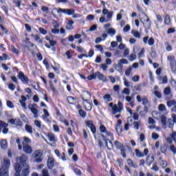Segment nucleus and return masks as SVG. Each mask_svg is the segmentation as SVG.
I'll list each match as a JSON object with an SVG mask.
<instances>
[{
	"instance_id": "nucleus-16",
	"label": "nucleus",
	"mask_w": 176,
	"mask_h": 176,
	"mask_svg": "<svg viewBox=\"0 0 176 176\" xmlns=\"http://www.w3.org/2000/svg\"><path fill=\"white\" fill-rule=\"evenodd\" d=\"M102 13L104 15H107V18L109 21H110L113 16V12H109L107 8L103 9Z\"/></svg>"
},
{
	"instance_id": "nucleus-29",
	"label": "nucleus",
	"mask_w": 176,
	"mask_h": 176,
	"mask_svg": "<svg viewBox=\"0 0 176 176\" xmlns=\"http://www.w3.org/2000/svg\"><path fill=\"white\" fill-rule=\"evenodd\" d=\"M107 33L109 34L110 36H113L116 34V30L115 29L111 28L109 29H107Z\"/></svg>"
},
{
	"instance_id": "nucleus-12",
	"label": "nucleus",
	"mask_w": 176,
	"mask_h": 176,
	"mask_svg": "<svg viewBox=\"0 0 176 176\" xmlns=\"http://www.w3.org/2000/svg\"><path fill=\"white\" fill-rule=\"evenodd\" d=\"M101 137H102V140H104V142L107 146V148L109 150H111L113 148V144L109 140H107V138H104V135H101Z\"/></svg>"
},
{
	"instance_id": "nucleus-55",
	"label": "nucleus",
	"mask_w": 176,
	"mask_h": 176,
	"mask_svg": "<svg viewBox=\"0 0 176 176\" xmlns=\"http://www.w3.org/2000/svg\"><path fill=\"white\" fill-rule=\"evenodd\" d=\"M23 140H24L23 143H25L26 144L31 143V140L27 137L23 138Z\"/></svg>"
},
{
	"instance_id": "nucleus-39",
	"label": "nucleus",
	"mask_w": 176,
	"mask_h": 176,
	"mask_svg": "<svg viewBox=\"0 0 176 176\" xmlns=\"http://www.w3.org/2000/svg\"><path fill=\"white\" fill-rule=\"evenodd\" d=\"M122 68H123V65H121L120 63H118L117 66L116 67V69L119 73H122Z\"/></svg>"
},
{
	"instance_id": "nucleus-23",
	"label": "nucleus",
	"mask_w": 176,
	"mask_h": 176,
	"mask_svg": "<svg viewBox=\"0 0 176 176\" xmlns=\"http://www.w3.org/2000/svg\"><path fill=\"white\" fill-rule=\"evenodd\" d=\"M21 100H19V102L22 108L26 110L27 107L25 102L26 101L27 98L24 96H21Z\"/></svg>"
},
{
	"instance_id": "nucleus-13",
	"label": "nucleus",
	"mask_w": 176,
	"mask_h": 176,
	"mask_svg": "<svg viewBox=\"0 0 176 176\" xmlns=\"http://www.w3.org/2000/svg\"><path fill=\"white\" fill-rule=\"evenodd\" d=\"M95 76H96V78L99 80L103 81L104 82H107L108 79L107 77H105L102 74H101L100 72H95Z\"/></svg>"
},
{
	"instance_id": "nucleus-32",
	"label": "nucleus",
	"mask_w": 176,
	"mask_h": 176,
	"mask_svg": "<svg viewBox=\"0 0 176 176\" xmlns=\"http://www.w3.org/2000/svg\"><path fill=\"white\" fill-rule=\"evenodd\" d=\"M131 34L137 38L140 39L141 38V34L138 31L136 30H132Z\"/></svg>"
},
{
	"instance_id": "nucleus-56",
	"label": "nucleus",
	"mask_w": 176,
	"mask_h": 176,
	"mask_svg": "<svg viewBox=\"0 0 176 176\" xmlns=\"http://www.w3.org/2000/svg\"><path fill=\"white\" fill-rule=\"evenodd\" d=\"M8 88L11 91H14L16 89V86L13 83H9Z\"/></svg>"
},
{
	"instance_id": "nucleus-61",
	"label": "nucleus",
	"mask_w": 176,
	"mask_h": 176,
	"mask_svg": "<svg viewBox=\"0 0 176 176\" xmlns=\"http://www.w3.org/2000/svg\"><path fill=\"white\" fill-rule=\"evenodd\" d=\"M118 64H125L127 65L128 64V60L126 59H120L118 62Z\"/></svg>"
},
{
	"instance_id": "nucleus-51",
	"label": "nucleus",
	"mask_w": 176,
	"mask_h": 176,
	"mask_svg": "<svg viewBox=\"0 0 176 176\" xmlns=\"http://www.w3.org/2000/svg\"><path fill=\"white\" fill-rule=\"evenodd\" d=\"M123 94H125L126 96L130 95V90L129 88H124L122 91Z\"/></svg>"
},
{
	"instance_id": "nucleus-64",
	"label": "nucleus",
	"mask_w": 176,
	"mask_h": 176,
	"mask_svg": "<svg viewBox=\"0 0 176 176\" xmlns=\"http://www.w3.org/2000/svg\"><path fill=\"white\" fill-rule=\"evenodd\" d=\"M171 138L173 139V141L175 142V144H176V132L175 131H173L172 133Z\"/></svg>"
},
{
	"instance_id": "nucleus-52",
	"label": "nucleus",
	"mask_w": 176,
	"mask_h": 176,
	"mask_svg": "<svg viewBox=\"0 0 176 176\" xmlns=\"http://www.w3.org/2000/svg\"><path fill=\"white\" fill-rule=\"evenodd\" d=\"M34 39L35 41L38 42V44L43 43V40L39 36H36Z\"/></svg>"
},
{
	"instance_id": "nucleus-3",
	"label": "nucleus",
	"mask_w": 176,
	"mask_h": 176,
	"mask_svg": "<svg viewBox=\"0 0 176 176\" xmlns=\"http://www.w3.org/2000/svg\"><path fill=\"white\" fill-rule=\"evenodd\" d=\"M136 99L138 103L142 102L144 105V111L145 113L148 112V108L151 107V102L148 100V97L146 96H140L138 95L136 96Z\"/></svg>"
},
{
	"instance_id": "nucleus-4",
	"label": "nucleus",
	"mask_w": 176,
	"mask_h": 176,
	"mask_svg": "<svg viewBox=\"0 0 176 176\" xmlns=\"http://www.w3.org/2000/svg\"><path fill=\"white\" fill-rule=\"evenodd\" d=\"M55 12H57L58 14H67L68 16H74V14H75V10L74 9H63L61 8H54L52 11V14L53 16H56L55 15Z\"/></svg>"
},
{
	"instance_id": "nucleus-17",
	"label": "nucleus",
	"mask_w": 176,
	"mask_h": 176,
	"mask_svg": "<svg viewBox=\"0 0 176 176\" xmlns=\"http://www.w3.org/2000/svg\"><path fill=\"white\" fill-rule=\"evenodd\" d=\"M19 78L21 79L23 83H28V78H27L22 72L19 73Z\"/></svg>"
},
{
	"instance_id": "nucleus-25",
	"label": "nucleus",
	"mask_w": 176,
	"mask_h": 176,
	"mask_svg": "<svg viewBox=\"0 0 176 176\" xmlns=\"http://www.w3.org/2000/svg\"><path fill=\"white\" fill-rule=\"evenodd\" d=\"M0 145L2 150H6L8 148V143L6 140H1Z\"/></svg>"
},
{
	"instance_id": "nucleus-19",
	"label": "nucleus",
	"mask_w": 176,
	"mask_h": 176,
	"mask_svg": "<svg viewBox=\"0 0 176 176\" xmlns=\"http://www.w3.org/2000/svg\"><path fill=\"white\" fill-rule=\"evenodd\" d=\"M91 94L89 91H85L83 92V95H82L83 102L89 101L91 99Z\"/></svg>"
},
{
	"instance_id": "nucleus-26",
	"label": "nucleus",
	"mask_w": 176,
	"mask_h": 176,
	"mask_svg": "<svg viewBox=\"0 0 176 176\" xmlns=\"http://www.w3.org/2000/svg\"><path fill=\"white\" fill-rule=\"evenodd\" d=\"M47 139L50 142L54 143L56 142L55 135L52 133L47 134Z\"/></svg>"
},
{
	"instance_id": "nucleus-47",
	"label": "nucleus",
	"mask_w": 176,
	"mask_h": 176,
	"mask_svg": "<svg viewBox=\"0 0 176 176\" xmlns=\"http://www.w3.org/2000/svg\"><path fill=\"white\" fill-rule=\"evenodd\" d=\"M153 94H155V96L157 98H162V94L160 91L155 90V91L153 93Z\"/></svg>"
},
{
	"instance_id": "nucleus-53",
	"label": "nucleus",
	"mask_w": 176,
	"mask_h": 176,
	"mask_svg": "<svg viewBox=\"0 0 176 176\" xmlns=\"http://www.w3.org/2000/svg\"><path fill=\"white\" fill-rule=\"evenodd\" d=\"M170 150L172 151L173 155H176V147L174 145L171 144L170 146Z\"/></svg>"
},
{
	"instance_id": "nucleus-28",
	"label": "nucleus",
	"mask_w": 176,
	"mask_h": 176,
	"mask_svg": "<svg viewBox=\"0 0 176 176\" xmlns=\"http://www.w3.org/2000/svg\"><path fill=\"white\" fill-rule=\"evenodd\" d=\"M68 104H74L76 102V99L74 97L69 96L67 98Z\"/></svg>"
},
{
	"instance_id": "nucleus-60",
	"label": "nucleus",
	"mask_w": 176,
	"mask_h": 176,
	"mask_svg": "<svg viewBox=\"0 0 176 176\" xmlns=\"http://www.w3.org/2000/svg\"><path fill=\"white\" fill-rule=\"evenodd\" d=\"M113 89L114 91L119 93L120 90V85H114Z\"/></svg>"
},
{
	"instance_id": "nucleus-42",
	"label": "nucleus",
	"mask_w": 176,
	"mask_h": 176,
	"mask_svg": "<svg viewBox=\"0 0 176 176\" xmlns=\"http://www.w3.org/2000/svg\"><path fill=\"white\" fill-rule=\"evenodd\" d=\"M6 104L9 109H14V104H13L12 102L10 100H7Z\"/></svg>"
},
{
	"instance_id": "nucleus-59",
	"label": "nucleus",
	"mask_w": 176,
	"mask_h": 176,
	"mask_svg": "<svg viewBox=\"0 0 176 176\" xmlns=\"http://www.w3.org/2000/svg\"><path fill=\"white\" fill-rule=\"evenodd\" d=\"M41 10L44 12H46V13H49V8L48 7H46L45 6H41Z\"/></svg>"
},
{
	"instance_id": "nucleus-49",
	"label": "nucleus",
	"mask_w": 176,
	"mask_h": 176,
	"mask_svg": "<svg viewBox=\"0 0 176 176\" xmlns=\"http://www.w3.org/2000/svg\"><path fill=\"white\" fill-rule=\"evenodd\" d=\"M116 129L117 131V133L118 134H120L122 133V125H116Z\"/></svg>"
},
{
	"instance_id": "nucleus-8",
	"label": "nucleus",
	"mask_w": 176,
	"mask_h": 176,
	"mask_svg": "<svg viewBox=\"0 0 176 176\" xmlns=\"http://www.w3.org/2000/svg\"><path fill=\"white\" fill-rule=\"evenodd\" d=\"M28 109H30L34 118H38V106L36 104H30L28 106Z\"/></svg>"
},
{
	"instance_id": "nucleus-58",
	"label": "nucleus",
	"mask_w": 176,
	"mask_h": 176,
	"mask_svg": "<svg viewBox=\"0 0 176 176\" xmlns=\"http://www.w3.org/2000/svg\"><path fill=\"white\" fill-rule=\"evenodd\" d=\"M78 113L81 118H85L86 116V112L81 109L78 111Z\"/></svg>"
},
{
	"instance_id": "nucleus-14",
	"label": "nucleus",
	"mask_w": 176,
	"mask_h": 176,
	"mask_svg": "<svg viewBox=\"0 0 176 176\" xmlns=\"http://www.w3.org/2000/svg\"><path fill=\"white\" fill-rule=\"evenodd\" d=\"M86 125L88 128H89L93 133V134H95L96 133V126L94 124L93 121H88L86 122Z\"/></svg>"
},
{
	"instance_id": "nucleus-31",
	"label": "nucleus",
	"mask_w": 176,
	"mask_h": 176,
	"mask_svg": "<svg viewBox=\"0 0 176 176\" xmlns=\"http://www.w3.org/2000/svg\"><path fill=\"white\" fill-rule=\"evenodd\" d=\"M34 125L37 126L40 130H43V125L41 124V122L36 120H34Z\"/></svg>"
},
{
	"instance_id": "nucleus-10",
	"label": "nucleus",
	"mask_w": 176,
	"mask_h": 176,
	"mask_svg": "<svg viewBox=\"0 0 176 176\" xmlns=\"http://www.w3.org/2000/svg\"><path fill=\"white\" fill-rule=\"evenodd\" d=\"M143 42L145 45H148L149 46H153L155 45V39L153 37H148V36H144L143 38Z\"/></svg>"
},
{
	"instance_id": "nucleus-30",
	"label": "nucleus",
	"mask_w": 176,
	"mask_h": 176,
	"mask_svg": "<svg viewBox=\"0 0 176 176\" xmlns=\"http://www.w3.org/2000/svg\"><path fill=\"white\" fill-rule=\"evenodd\" d=\"M166 105L169 108H171L176 105V101L175 100H168V101H166Z\"/></svg>"
},
{
	"instance_id": "nucleus-34",
	"label": "nucleus",
	"mask_w": 176,
	"mask_h": 176,
	"mask_svg": "<svg viewBox=\"0 0 176 176\" xmlns=\"http://www.w3.org/2000/svg\"><path fill=\"white\" fill-rule=\"evenodd\" d=\"M43 111H44V115L42 116V118L43 120H46V119H47V118L50 116L49 111L45 109H44Z\"/></svg>"
},
{
	"instance_id": "nucleus-2",
	"label": "nucleus",
	"mask_w": 176,
	"mask_h": 176,
	"mask_svg": "<svg viewBox=\"0 0 176 176\" xmlns=\"http://www.w3.org/2000/svg\"><path fill=\"white\" fill-rule=\"evenodd\" d=\"M10 161L9 159L4 158L2 161V166L0 169V176H9V168Z\"/></svg>"
},
{
	"instance_id": "nucleus-37",
	"label": "nucleus",
	"mask_w": 176,
	"mask_h": 176,
	"mask_svg": "<svg viewBox=\"0 0 176 176\" xmlns=\"http://www.w3.org/2000/svg\"><path fill=\"white\" fill-rule=\"evenodd\" d=\"M171 23V18H170L168 14H166L164 19V23L168 25Z\"/></svg>"
},
{
	"instance_id": "nucleus-63",
	"label": "nucleus",
	"mask_w": 176,
	"mask_h": 176,
	"mask_svg": "<svg viewBox=\"0 0 176 176\" xmlns=\"http://www.w3.org/2000/svg\"><path fill=\"white\" fill-rule=\"evenodd\" d=\"M161 151L162 153H166L167 151V146L166 145H163L161 147Z\"/></svg>"
},
{
	"instance_id": "nucleus-6",
	"label": "nucleus",
	"mask_w": 176,
	"mask_h": 176,
	"mask_svg": "<svg viewBox=\"0 0 176 176\" xmlns=\"http://www.w3.org/2000/svg\"><path fill=\"white\" fill-rule=\"evenodd\" d=\"M43 151L41 150H37L33 153L32 157L34 162L41 163L43 162L41 157L43 156Z\"/></svg>"
},
{
	"instance_id": "nucleus-38",
	"label": "nucleus",
	"mask_w": 176,
	"mask_h": 176,
	"mask_svg": "<svg viewBox=\"0 0 176 176\" xmlns=\"http://www.w3.org/2000/svg\"><path fill=\"white\" fill-rule=\"evenodd\" d=\"M135 154L138 157H144V154L142 153L139 149H135Z\"/></svg>"
},
{
	"instance_id": "nucleus-20",
	"label": "nucleus",
	"mask_w": 176,
	"mask_h": 176,
	"mask_svg": "<svg viewBox=\"0 0 176 176\" xmlns=\"http://www.w3.org/2000/svg\"><path fill=\"white\" fill-rule=\"evenodd\" d=\"M9 122L11 124H14L16 126H22V122L19 120H14V119H10Z\"/></svg>"
},
{
	"instance_id": "nucleus-48",
	"label": "nucleus",
	"mask_w": 176,
	"mask_h": 176,
	"mask_svg": "<svg viewBox=\"0 0 176 176\" xmlns=\"http://www.w3.org/2000/svg\"><path fill=\"white\" fill-rule=\"evenodd\" d=\"M124 85L126 87L129 88L130 87L131 85L130 82L128 81V80L126 79V78H124Z\"/></svg>"
},
{
	"instance_id": "nucleus-36",
	"label": "nucleus",
	"mask_w": 176,
	"mask_h": 176,
	"mask_svg": "<svg viewBox=\"0 0 176 176\" xmlns=\"http://www.w3.org/2000/svg\"><path fill=\"white\" fill-rule=\"evenodd\" d=\"M9 50L10 51L14 52L16 55L19 54V50L14 45L10 46Z\"/></svg>"
},
{
	"instance_id": "nucleus-1",
	"label": "nucleus",
	"mask_w": 176,
	"mask_h": 176,
	"mask_svg": "<svg viewBox=\"0 0 176 176\" xmlns=\"http://www.w3.org/2000/svg\"><path fill=\"white\" fill-rule=\"evenodd\" d=\"M16 162L20 164H15V176H29L30 166L27 164L28 157L22 154L21 157H16Z\"/></svg>"
},
{
	"instance_id": "nucleus-54",
	"label": "nucleus",
	"mask_w": 176,
	"mask_h": 176,
	"mask_svg": "<svg viewBox=\"0 0 176 176\" xmlns=\"http://www.w3.org/2000/svg\"><path fill=\"white\" fill-rule=\"evenodd\" d=\"M168 125L169 128L172 129L174 126V121L172 119H170L168 121Z\"/></svg>"
},
{
	"instance_id": "nucleus-62",
	"label": "nucleus",
	"mask_w": 176,
	"mask_h": 176,
	"mask_svg": "<svg viewBox=\"0 0 176 176\" xmlns=\"http://www.w3.org/2000/svg\"><path fill=\"white\" fill-rule=\"evenodd\" d=\"M34 46V45L31 43L30 41H28V43H26V47L28 48V49H31Z\"/></svg>"
},
{
	"instance_id": "nucleus-15",
	"label": "nucleus",
	"mask_w": 176,
	"mask_h": 176,
	"mask_svg": "<svg viewBox=\"0 0 176 176\" xmlns=\"http://www.w3.org/2000/svg\"><path fill=\"white\" fill-rule=\"evenodd\" d=\"M55 160L52 157H49L47 160V166L49 169H52L54 167Z\"/></svg>"
},
{
	"instance_id": "nucleus-24",
	"label": "nucleus",
	"mask_w": 176,
	"mask_h": 176,
	"mask_svg": "<svg viewBox=\"0 0 176 176\" xmlns=\"http://www.w3.org/2000/svg\"><path fill=\"white\" fill-rule=\"evenodd\" d=\"M160 165L162 167V168H166L168 166V163L166 160H164L162 157L159 158Z\"/></svg>"
},
{
	"instance_id": "nucleus-21",
	"label": "nucleus",
	"mask_w": 176,
	"mask_h": 176,
	"mask_svg": "<svg viewBox=\"0 0 176 176\" xmlns=\"http://www.w3.org/2000/svg\"><path fill=\"white\" fill-rule=\"evenodd\" d=\"M134 100V95L132 94L131 96H126L125 98L126 102H129L131 105H133L134 102L133 101Z\"/></svg>"
},
{
	"instance_id": "nucleus-27",
	"label": "nucleus",
	"mask_w": 176,
	"mask_h": 176,
	"mask_svg": "<svg viewBox=\"0 0 176 176\" xmlns=\"http://www.w3.org/2000/svg\"><path fill=\"white\" fill-rule=\"evenodd\" d=\"M83 105L85 107V109L87 111H91V105L89 102V101H83Z\"/></svg>"
},
{
	"instance_id": "nucleus-44",
	"label": "nucleus",
	"mask_w": 176,
	"mask_h": 176,
	"mask_svg": "<svg viewBox=\"0 0 176 176\" xmlns=\"http://www.w3.org/2000/svg\"><path fill=\"white\" fill-rule=\"evenodd\" d=\"M161 122L163 126H165L166 124L167 118L164 116H162L161 117Z\"/></svg>"
},
{
	"instance_id": "nucleus-41",
	"label": "nucleus",
	"mask_w": 176,
	"mask_h": 176,
	"mask_svg": "<svg viewBox=\"0 0 176 176\" xmlns=\"http://www.w3.org/2000/svg\"><path fill=\"white\" fill-rule=\"evenodd\" d=\"M25 131H26L28 133H33V131H32V127L30 125L26 124L25 126Z\"/></svg>"
},
{
	"instance_id": "nucleus-11",
	"label": "nucleus",
	"mask_w": 176,
	"mask_h": 176,
	"mask_svg": "<svg viewBox=\"0 0 176 176\" xmlns=\"http://www.w3.org/2000/svg\"><path fill=\"white\" fill-rule=\"evenodd\" d=\"M22 145H23V151H24L26 154L30 155L33 152L32 148L28 144L22 142Z\"/></svg>"
},
{
	"instance_id": "nucleus-35",
	"label": "nucleus",
	"mask_w": 176,
	"mask_h": 176,
	"mask_svg": "<svg viewBox=\"0 0 176 176\" xmlns=\"http://www.w3.org/2000/svg\"><path fill=\"white\" fill-rule=\"evenodd\" d=\"M158 110L159 111L163 112L166 111V105L161 104L158 106Z\"/></svg>"
},
{
	"instance_id": "nucleus-22",
	"label": "nucleus",
	"mask_w": 176,
	"mask_h": 176,
	"mask_svg": "<svg viewBox=\"0 0 176 176\" xmlns=\"http://www.w3.org/2000/svg\"><path fill=\"white\" fill-rule=\"evenodd\" d=\"M74 21L72 20H69L67 25H66V29L67 30H74Z\"/></svg>"
},
{
	"instance_id": "nucleus-46",
	"label": "nucleus",
	"mask_w": 176,
	"mask_h": 176,
	"mask_svg": "<svg viewBox=\"0 0 176 176\" xmlns=\"http://www.w3.org/2000/svg\"><path fill=\"white\" fill-rule=\"evenodd\" d=\"M87 80H96V74H92L90 76H87Z\"/></svg>"
},
{
	"instance_id": "nucleus-50",
	"label": "nucleus",
	"mask_w": 176,
	"mask_h": 176,
	"mask_svg": "<svg viewBox=\"0 0 176 176\" xmlns=\"http://www.w3.org/2000/svg\"><path fill=\"white\" fill-rule=\"evenodd\" d=\"M151 170L155 171V172H157L160 170L159 167L156 165V164H153V166L151 168Z\"/></svg>"
},
{
	"instance_id": "nucleus-9",
	"label": "nucleus",
	"mask_w": 176,
	"mask_h": 176,
	"mask_svg": "<svg viewBox=\"0 0 176 176\" xmlns=\"http://www.w3.org/2000/svg\"><path fill=\"white\" fill-rule=\"evenodd\" d=\"M168 60H169V62H170L171 71L173 72V73L176 74V61L175 59V56H168Z\"/></svg>"
},
{
	"instance_id": "nucleus-57",
	"label": "nucleus",
	"mask_w": 176,
	"mask_h": 176,
	"mask_svg": "<svg viewBox=\"0 0 176 176\" xmlns=\"http://www.w3.org/2000/svg\"><path fill=\"white\" fill-rule=\"evenodd\" d=\"M104 99L106 100L108 102H111V96L109 94H105V96H104Z\"/></svg>"
},
{
	"instance_id": "nucleus-43",
	"label": "nucleus",
	"mask_w": 176,
	"mask_h": 176,
	"mask_svg": "<svg viewBox=\"0 0 176 176\" xmlns=\"http://www.w3.org/2000/svg\"><path fill=\"white\" fill-rule=\"evenodd\" d=\"M132 70H133V68L131 67V66H129V67H127L126 70H125V75L126 76H129Z\"/></svg>"
},
{
	"instance_id": "nucleus-33",
	"label": "nucleus",
	"mask_w": 176,
	"mask_h": 176,
	"mask_svg": "<svg viewBox=\"0 0 176 176\" xmlns=\"http://www.w3.org/2000/svg\"><path fill=\"white\" fill-rule=\"evenodd\" d=\"M164 94L165 96H168L171 94V89L170 87H166L164 90Z\"/></svg>"
},
{
	"instance_id": "nucleus-40",
	"label": "nucleus",
	"mask_w": 176,
	"mask_h": 176,
	"mask_svg": "<svg viewBox=\"0 0 176 176\" xmlns=\"http://www.w3.org/2000/svg\"><path fill=\"white\" fill-rule=\"evenodd\" d=\"M8 126V124L6 123L5 122L3 121H1L0 120V133H1V131L3 129H5L6 127Z\"/></svg>"
},
{
	"instance_id": "nucleus-18",
	"label": "nucleus",
	"mask_w": 176,
	"mask_h": 176,
	"mask_svg": "<svg viewBox=\"0 0 176 176\" xmlns=\"http://www.w3.org/2000/svg\"><path fill=\"white\" fill-rule=\"evenodd\" d=\"M154 161H155L154 156L149 155L146 158V164L147 166H150L151 165H152V164L153 163Z\"/></svg>"
},
{
	"instance_id": "nucleus-7",
	"label": "nucleus",
	"mask_w": 176,
	"mask_h": 176,
	"mask_svg": "<svg viewBox=\"0 0 176 176\" xmlns=\"http://www.w3.org/2000/svg\"><path fill=\"white\" fill-rule=\"evenodd\" d=\"M113 104L110 103L109 106L112 108L113 110V114H116L117 113H121L122 110L123 109V103L121 102H118V105L112 106Z\"/></svg>"
},
{
	"instance_id": "nucleus-45",
	"label": "nucleus",
	"mask_w": 176,
	"mask_h": 176,
	"mask_svg": "<svg viewBox=\"0 0 176 176\" xmlns=\"http://www.w3.org/2000/svg\"><path fill=\"white\" fill-rule=\"evenodd\" d=\"M159 80H162V84H166L168 82V78L167 76H164V77H159Z\"/></svg>"
},
{
	"instance_id": "nucleus-5",
	"label": "nucleus",
	"mask_w": 176,
	"mask_h": 176,
	"mask_svg": "<svg viewBox=\"0 0 176 176\" xmlns=\"http://www.w3.org/2000/svg\"><path fill=\"white\" fill-rule=\"evenodd\" d=\"M140 21L143 23V25L145 28L149 29L151 28V24L152 22H151L150 19L146 15V14L143 13L142 14V16L140 17Z\"/></svg>"
}]
</instances>
